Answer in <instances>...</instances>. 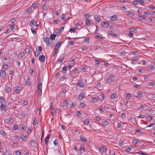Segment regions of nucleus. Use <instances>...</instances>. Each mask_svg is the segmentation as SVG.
Here are the masks:
<instances>
[{"label": "nucleus", "instance_id": "11", "mask_svg": "<svg viewBox=\"0 0 155 155\" xmlns=\"http://www.w3.org/2000/svg\"><path fill=\"white\" fill-rule=\"evenodd\" d=\"M30 144L31 147L34 148L35 147L37 143L36 142L33 140H32L31 141L30 143Z\"/></svg>", "mask_w": 155, "mask_h": 155}, {"label": "nucleus", "instance_id": "4", "mask_svg": "<svg viewBox=\"0 0 155 155\" xmlns=\"http://www.w3.org/2000/svg\"><path fill=\"white\" fill-rule=\"evenodd\" d=\"M42 84L41 83L39 82L38 83V93L39 95V96H41V94L42 92Z\"/></svg>", "mask_w": 155, "mask_h": 155}, {"label": "nucleus", "instance_id": "52", "mask_svg": "<svg viewBox=\"0 0 155 155\" xmlns=\"http://www.w3.org/2000/svg\"><path fill=\"white\" fill-rule=\"evenodd\" d=\"M126 97L129 98H130L131 97V95L130 94L127 93V94Z\"/></svg>", "mask_w": 155, "mask_h": 155}, {"label": "nucleus", "instance_id": "7", "mask_svg": "<svg viewBox=\"0 0 155 155\" xmlns=\"http://www.w3.org/2000/svg\"><path fill=\"white\" fill-rule=\"evenodd\" d=\"M101 24V25L104 28H107L109 25V22L108 21H106V22H102Z\"/></svg>", "mask_w": 155, "mask_h": 155}, {"label": "nucleus", "instance_id": "47", "mask_svg": "<svg viewBox=\"0 0 155 155\" xmlns=\"http://www.w3.org/2000/svg\"><path fill=\"white\" fill-rule=\"evenodd\" d=\"M132 3L133 4H134V5H137V4L138 3V2L137 1V0H136L135 1H134L132 2Z\"/></svg>", "mask_w": 155, "mask_h": 155}, {"label": "nucleus", "instance_id": "46", "mask_svg": "<svg viewBox=\"0 0 155 155\" xmlns=\"http://www.w3.org/2000/svg\"><path fill=\"white\" fill-rule=\"evenodd\" d=\"M129 36L130 38L133 37V34L132 33V32L130 31L129 34Z\"/></svg>", "mask_w": 155, "mask_h": 155}, {"label": "nucleus", "instance_id": "64", "mask_svg": "<svg viewBox=\"0 0 155 155\" xmlns=\"http://www.w3.org/2000/svg\"><path fill=\"white\" fill-rule=\"evenodd\" d=\"M52 114L53 115H55L56 114V110L54 109V110H53L52 112Z\"/></svg>", "mask_w": 155, "mask_h": 155}, {"label": "nucleus", "instance_id": "21", "mask_svg": "<svg viewBox=\"0 0 155 155\" xmlns=\"http://www.w3.org/2000/svg\"><path fill=\"white\" fill-rule=\"evenodd\" d=\"M117 18V15H113L111 17L110 19L112 21L115 20Z\"/></svg>", "mask_w": 155, "mask_h": 155}, {"label": "nucleus", "instance_id": "9", "mask_svg": "<svg viewBox=\"0 0 155 155\" xmlns=\"http://www.w3.org/2000/svg\"><path fill=\"white\" fill-rule=\"evenodd\" d=\"M136 94H137L136 97L138 98H140L142 97H143V95L142 93V92H141L140 91H137V93Z\"/></svg>", "mask_w": 155, "mask_h": 155}, {"label": "nucleus", "instance_id": "15", "mask_svg": "<svg viewBox=\"0 0 155 155\" xmlns=\"http://www.w3.org/2000/svg\"><path fill=\"white\" fill-rule=\"evenodd\" d=\"M1 107L2 110H3L5 112H6L7 109L6 108V106L5 105L3 104H1Z\"/></svg>", "mask_w": 155, "mask_h": 155}, {"label": "nucleus", "instance_id": "42", "mask_svg": "<svg viewBox=\"0 0 155 155\" xmlns=\"http://www.w3.org/2000/svg\"><path fill=\"white\" fill-rule=\"evenodd\" d=\"M136 29L134 27H133V28H130V31L131 32H132V31H136Z\"/></svg>", "mask_w": 155, "mask_h": 155}, {"label": "nucleus", "instance_id": "23", "mask_svg": "<svg viewBox=\"0 0 155 155\" xmlns=\"http://www.w3.org/2000/svg\"><path fill=\"white\" fill-rule=\"evenodd\" d=\"M138 140L136 139H134L132 141V143L134 145H136L138 143Z\"/></svg>", "mask_w": 155, "mask_h": 155}, {"label": "nucleus", "instance_id": "54", "mask_svg": "<svg viewBox=\"0 0 155 155\" xmlns=\"http://www.w3.org/2000/svg\"><path fill=\"white\" fill-rule=\"evenodd\" d=\"M37 122L38 120H37L35 118V120L33 122V125H35L37 123Z\"/></svg>", "mask_w": 155, "mask_h": 155}, {"label": "nucleus", "instance_id": "49", "mask_svg": "<svg viewBox=\"0 0 155 155\" xmlns=\"http://www.w3.org/2000/svg\"><path fill=\"white\" fill-rule=\"evenodd\" d=\"M29 81V79L28 78L26 82V84L27 86H29L30 85V82Z\"/></svg>", "mask_w": 155, "mask_h": 155}, {"label": "nucleus", "instance_id": "34", "mask_svg": "<svg viewBox=\"0 0 155 155\" xmlns=\"http://www.w3.org/2000/svg\"><path fill=\"white\" fill-rule=\"evenodd\" d=\"M84 122L85 124H88L89 123V120L88 119H85L84 120Z\"/></svg>", "mask_w": 155, "mask_h": 155}, {"label": "nucleus", "instance_id": "17", "mask_svg": "<svg viewBox=\"0 0 155 155\" xmlns=\"http://www.w3.org/2000/svg\"><path fill=\"white\" fill-rule=\"evenodd\" d=\"M12 120L10 117H9L6 119L5 122L7 124H10L11 122H12Z\"/></svg>", "mask_w": 155, "mask_h": 155}, {"label": "nucleus", "instance_id": "18", "mask_svg": "<svg viewBox=\"0 0 155 155\" xmlns=\"http://www.w3.org/2000/svg\"><path fill=\"white\" fill-rule=\"evenodd\" d=\"M67 66H64L61 72L64 74H65L66 73L67 71Z\"/></svg>", "mask_w": 155, "mask_h": 155}, {"label": "nucleus", "instance_id": "10", "mask_svg": "<svg viewBox=\"0 0 155 155\" xmlns=\"http://www.w3.org/2000/svg\"><path fill=\"white\" fill-rule=\"evenodd\" d=\"M45 57L43 55H41L39 57V60L42 62H43L45 61Z\"/></svg>", "mask_w": 155, "mask_h": 155}, {"label": "nucleus", "instance_id": "26", "mask_svg": "<svg viewBox=\"0 0 155 155\" xmlns=\"http://www.w3.org/2000/svg\"><path fill=\"white\" fill-rule=\"evenodd\" d=\"M127 14L128 16L132 17L134 16V14L131 12L129 11L128 12Z\"/></svg>", "mask_w": 155, "mask_h": 155}, {"label": "nucleus", "instance_id": "43", "mask_svg": "<svg viewBox=\"0 0 155 155\" xmlns=\"http://www.w3.org/2000/svg\"><path fill=\"white\" fill-rule=\"evenodd\" d=\"M31 30L33 34H34L36 33V31L35 30V29L34 28H31Z\"/></svg>", "mask_w": 155, "mask_h": 155}, {"label": "nucleus", "instance_id": "57", "mask_svg": "<svg viewBox=\"0 0 155 155\" xmlns=\"http://www.w3.org/2000/svg\"><path fill=\"white\" fill-rule=\"evenodd\" d=\"M8 65L7 64H5L3 66V68L6 69L8 68Z\"/></svg>", "mask_w": 155, "mask_h": 155}, {"label": "nucleus", "instance_id": "12", "mask_svg": "<svg viewBox=\"0 0 155 155\" xmlns=\"http://www.w3.org/2000/svg\"><path fill=\"white\" fill-rule=\"evenodd\" d=\"M50 137V134L48 135L45 138V145L47 146L49 141V138Z\"/></svg>", "mask_w": 155, "mask_h": 155}, {"label": "nucleus", "instance_id": "24", "mask_svg": "<svg viewBox=\"0 0 155 155\" xmlns=\"http://www.w3.org/2000/svg\"><path fill=\"white\" fill-rule=\"evenodd\" d=\"M75 27L78 29H81L82 28V26L78 23L76 24Z\"/></svg>", "mask_w": 155, "mask_h": 155}, {"label": "nucleus", "instance_id": "48", "mask_svg": "<svg viewBox=\"0 0 155 155\" xmlns=\"http://www.w3.org/2000/svg\"><path fill=\"white\" fill-rule=\"evenodd\" d=\"M30 48H27L26 49V52L28 53H29L30 52Z\"/></svg>", "mask_w": 155, "mask_h": 155}, {"label": "nucleus", "instance_id": "62", "mask_svg": "<svg viewBox=\"0 0 155 155\" xmlns=\"http://www.w3.org/2000/svg\"><path fill=\"white\" fill-rule=\"evenodd\" d=\"M54 144L55 145H57L58 144V143L57 142V140H55L54 141Z\"/></svg>", "mask_w": 155, "mask_h": 155}, {"label": "nucleus", "instance_id": "14", "mask_svg": "<svg viewBox=\"0 0 155 155\" xmlns=\"http://www.w3.org/2000/svg\"><path fill=\"white\" fill-rule=\"evenodd\" d=\"M80 140L82 142H86L87 141V139L84 137L81 136H80Z\"/></svg>", "mask_w": 155, "mask_h": 155}, {"label": "nucleus", "instance_id": "37", "mask_svg": "<svg viewBox=\"0 0 155 155\" xmlns=\"http://www.w3.org/2000/svg\"><path fill=\"white\" fill-rule=\"evenodd\" d=\"M98 100V98L97 97H94L92 98V101L94 102H96Z\"/></svg>", "mask_w": 155, "mask_h": 155}, {"label": "nucleus", "instance_id": "22", "mask_svg": "<svg viewBox=\"0 0 155 155\" xmlns=\"http://www.w3.org/2000/svg\"><path fill=\"white\" fill-rule=\"evenodd\" d=\"M117 97V95L115 93H113L111 95V98L112 99H114Z\"/></svg>", "mask_w": 155, "mask_h": 155}, {"label": "nucleus", "instance_id": "2", "mask_svg": "<svg viewBox=\"0 0 155 155\" xmlns=\"http://www.w3.org/2000/svg\"><path fill=\"white\" fill-rule=\"evenodd\" d=\"M98 150L100 153H103L104 151H106L107 150V148L105 146L102 145L101 147H99Z\"/></svg>", "mask_w": 155, "mask_h": 155}, {"label": "nucleus", "instance_id": "6", "mask_svg": "<svg viewBox=\"0 0 155 155\" xmlns=\"http://www.w3.org/2000/svg\"><path fill=\"white\" fill-rule=\"evenodd\" d=\"M78 86L81 87H83L85 86V84L83 82L82 80L80 79L78 82Z\"/></svg>", "mask_w": 155, "mask_h": 155}, {"label": "nucleus", "instance_id": "56", "mask_svg": "<svg viewBox=\"0 0 155 155\" xmlns=\"http://www.w3.org/2000/svg\"><path fill=\"white\" fill-rule=\"evenodd\" d=\"M100 96L102 97V99H101V100H104V94H101L100 95Z\"/></svg>", "mask_w": 155, "mask_h": 155}, {"label": "nucleus", "instance_id": "58", "mask_svg": "<svg viewBox=\"0 0 155 155\" xmlns=\"http://www.w3.org/2000/svg\"><path fill=\"white\" fill-rule=\"evenodd\" d=\"M21 128L22 130H24L26 129V127L25 125L23 124L21 125Z\"/></svg>", "mask_w": 155, "mask_h": 155}, {"label": "nucleus", "instance_id": "20", "mask_svg": "<svg viewBox=\"0 0 155 155\" xmlns=\"http://www.w3.org/2000/svg\"><path fill=\"white\" fill-rule=\"evenodd\" d=\"M39 5V4L38 3H37L33 4L32 5V7L33 8H35L37 7Z\"/></svg>", "mask_w": 155, "mask_h": 155}, {"label": "nucleus", "instance_id": "60", "mask_svg": "<svg viewBox=\"0 0 155 155\" xmlns=\"http://www.w3.org/2000/svg\"><path fill=\"white\" fill-rule=\"evenodd\" d=\"M6 89L8 92H10L11 91V88L9 87H7L6 88Z\"/></svg>", "mask_w": 155, "mask_h": 155}, {"label": "nucleus", "instance_id": "8", "mask_svg": "<svg viewBox=\"0 0 155 155\" xmlns=\"http://www.w3.org/2000/svg\"><path fill=\"white\" fill-rule=\"evenodd\" d=\"M114 79V77L113 75H110L107 78V81L109 83H110Z\"/></svg>", "mask_w": 155, "mask_h": 155}, {"label": "nucleus", "instance_id": "29", "mask_svg": "<svg viewBox=\"0 0 155 155\" xmlns=\"http://www.w3.org/2000/svg\"><path fill=\"white\" fill-rule=\"evenodd\" d=\"M77 116L79 118H80L82 116L81 114L79 111H78L76 112Z\"/></svg>", "mask_w": 155, "mask_h": 155}, {"label": "nucleus", "instance_id": "61", "mask_svg": "<svg viewBox=\"0 0 155 155\" xmlns=\"http://www.w3.org/2000/svg\"><path fill=\"white\" fill-rule=\"evenodd\" d=\"M42 50L41 47V46H39L38 47V51H39V52H40L41 53V52L42 51Z\"/></svg>", "mask_w": 155, "mask_h": 155}, {"label": "nucleus", "instance_id": "5", "mask_svg": "<svg viewBox=\"0 0 155 155\" xmlns=\"http://www.w3.org/2000/svg\"><path fill=\"white\" fill-rule=\"evenodd\" d=\"M88 15V14H86L85 15V17L87 18L85 20L86 25L87 26H89L91 25V21L90 19H88L87 17V15Z\"/></svg>", "mask_w": 155, "mask_h": 155}, {"label": "nucleus", "instance_id": "55", "mask_svg": "<svg viewBox=\"0 0 155 155\" xmlns=\"http://www.w3.org/2000/svg\"><path fill=\"white\" fill-rule=\"evenodd\" d=\"M102 123L103 125H106L108 124V122L107 121L105 120L103 121Z\"/></svg>", "mask_w": 155, "mask_h": 155}, {"label": "nucleus", "instance_id": "53", "mask_svg": "<svg viewBox=\"0 0 155 155\" xmlns=\"http://www.w3.org/2000/svg\"><path fill=\"white\" fill-rule=\"evenodd\" d=\"M61 19L62 20L67 21L68 20V18H66L65 16H63L61 17Z\"/></svg>", "mask_w": 155, "mask_h": 155}, {"label": "nucleus", "instance_id": "44", "mask_svg": "<svg viewBox=\"0 0 155 155\" xmlns=\"http://www.w3.org/2000/svg\"><path fill=\"white\" fill-rule=\"evenodd\" d=\"M19 137V136L18 135H16L15 136H14L13 138V139H14L15 140H18Z\"/></svg>", "mask_w": 155, "mask_h": 155}, {"label": "nucleus", "instance_id": "25", "mask_svg": "<svg viewBox=\"0 0 155 155\" xmlns=\"http://www.w3.org/2000/svg\"><path fill=\"white\" fill-rule=\"evenodd\" d=\"M56 37V35L54 34H51L50 37V39H51L52 40H54L55 39Z\"/></svg>", "mask_w": 155, "mask_h": 155}, {"label": "nucleus", "instance_id": "36", "mask_svg": "<svg viewBox=\"0 0 155 155\" xmlns=\"http://www.w3.org/2000/svg\"><path fill=\"white\" fill-rule=\"evenodd\" d=\"M12 128L14 130H18V127L15 125H14L12 127Z\"/></svg>", "mask_w": 155, "mask_h": 155}, {"label": "nucleus", "instance_id": "41", "mask_svg": "<svg viewBox=\"0 0 155 155\" xmlns=\"http://www.w3.org/2000/svg\"><path fill=\"white\" fill-rule=\"evenodd\" d=\"M64 57H63L62 58H61V59L58 60V62H61V63H62V61L64 60Z\"/></svg>", "mask_w": 155, "mask_h": 155}, {"label": "nucleus", "instance_id": "59", "mask_svg": "<svg viewBox=\"0 0 155 155\" xmlns=\"http://www.w3.org/2000/svg\"><path fill=\"white\" fill-rule=\"evenodd\" d=\"M96 120L97 121H99V120H101V117L99 116L97 117H96Z\"/></svg>", "mask_w": 155, "mask_h": 155}, {"label": "nucleus", "instance_id": "31", "mask_svg": "<svg viewBox=\"0 0 155 155\" xmlns=\"http://www.w3.org/2000/svg\"><path fill=\"white\" fill-rule=\"evenodd\" d=\"M36 24V22L35 20H32L31 22V24L35 26Z\"/></svg>", "mask_w": 155, "mask_h": 155}, {"label": "nucleus", "instance_id": "45", "mask_svg": "<svg viewBox=\"0 0 155 155\" xmlns=\"http://www.w3.org/2000/svg\"><path fill=\"white\" fill-rule=\"evenodd\" d=\"M70 32H73L74 33H75L76 32V30L75 28H71L70 29Z\"/></svg>", "mask_w": 155, "mask_h": 155}, {"label": "nucleus", "instance_id": "33", "mask_svg": "<svg viewBox=\"0 0 155 155\" xmlns=\"http://www.w3.org/2000/svg\"><path fill=\"white\" fill-rule=\"evenodd\" d=\"M47 6L45 5L44 4V5H43L42 6V9L43 10H46L47 9Z\"/></svg>", "mask_w": 155, "mask_h": 155}, {"label": "nucleus", "instance_id": "35", "mask_svg": "<svg viewBox=\"0 0 155 155\" xmlns=\"http://www.w3.org/2000/svg\"><path fill=\"white\" fill-rule=\"evenodd\" d=\"M79 98L81 100H82L84 98L82 93H80L79 94Z\"/></svg>", "mask_w": 155, "mask_h": 155}, {"label": "nucleus", "instance_id": "39", "mask_svg": "<svg viewBox=\"0 0 155 155\" xmlns=\"http://www.w3.org/2000/svg\"><path fill=\"white\" fill-rule=\"evenodd\" d=\"M95 20H96V21L99 22L100 21L101 18H100V17L98 16V17L95 18Z\"/></svg>", "mask_w": 155, "mask_h": 155}, {"label": "nucleus", "instance_id": "30", "mask_svg": "<svg viewBox=\"0 0 155 155\" xmlns=\"http://www.w3.org/2000/svg\"><path fill=\"white\" fill-rule=\"evenodd\" d=\"M0 102L1 104H3L5 102V100L3 97H0Z\"/></svg>", "mask_w": 155, "mask_h": 155}, {"label": "nucleus", "instance_id": "40", "mask_svg": "<svg viewBox=\"0 0 155 155\" xmlns=\"http://www.w3.org/2000/svg\"><path fill=\"white\" fill-rule=\"evenodd\" d=\"M32 10L31 8H30L28 9H27L26 11V13H28L31 12Z\"/></svg>", "mask_w": 155, "mask_h": 155}, {"label": "nucleus", "instance_id": "19", "mask_svg": "<svg viewBox=\"0 0 155 155\" xmlns=\"http://www.w3.org/2000/svg\"><path fill=\"white\" fill-rule=\"evenodd\" d=\"M68 105V101L67 100H65L63 104V107H66Z\"/></svg>", "mask_w": 155, "mask_h": 155}, {"label": "nucleus", "instance_id": "38", "mask_svg": "<svg viewBox=\"0 0 155 155\" xmlns=\"http://www.w3.org/2000/svg\"><path fill=\"white\" fill-rule=\"evenodd\" d=\"M147 119L149 122H150L152 120V117L150 116H148L147 118Z\"/></svg>", "mask_w": 155, "mask_h": 155}, {"label": "nucleus", "instance_id": "51", "mask_svg": "<svg viewBox=\"0 0 155 155\" xmlns=\"http://www.w3.org/2000/svg\"><path fill=\"white\" fill-rule=\"evenodd\" d=\"M150 15V12H145L143 13V15L145 16H146L147 15Z\"/></svg>", "mask_w": 155, "mask_h": 155}, {"label": "nucleus", "instance_id": "16", "mask_svg": "<svg viewBox=\"0 0 155 155\" xmlns=\"http://www.w3.org/2000/svg\"><path fill=\"white\" fill-rule=\"evenodd\" d=\"M0 76L2 78H5L6 76V73L5 71H2L0 73Z\"/></svg>", "mask_w": 155, "mask_h": 155}, {"label": "nucleus", "instance_id": "27", "mask_svg": "<svg viewBox=\"0 0 155 155\" xmlns=\"http://www.w3.org/2000/svg\"><path fill=\"white\" fill-rule=\"evenodd\" d=\"M15 92L16 94H18L19 93V87H16L15 91Z\"/></svg>", "mask_w": 155, "mask_h": 155}, {"label": "nucleus", "instance_id": "32", "mask_svg": "<svg viewBox=\"0 0 155 155\" xmlns=\"http://www.w3.org/2000/svg\"><path fill=\"white\" fill-rule=\"evenodd\" d=\"M85 151V149L84 148H82L81 147L80 149V152L81 154L83 152Z\"/></svg>", "mask_w": 155, "mask_h": 155}, {"label": "nucleus", "instance_id": "13", "mask_svg": "<svg viewBox=\"0 0 155 155\" xmlns=\"http://www.w3.org/2000/svg\"><path fill=\"white\" fill-rule=\"evenodd\" d=\"M27 138V136L26 135L24 134H22L21 136H20V139H21L23 141H25Z\"/></svg>", "mask_w": 155, "mask_h": 155}, {"label": "nucleus", "instance_id": "50", "mask_svg": "<svg viewBox=\"0 0 155 155\" xmlns=\"http://www.w3.org/2000/svg\"><path fill=\"white\" fill-rule=\"evenodd\" d=\"M37 50H36V52L35 53V56H38L39 55V54H40V53L38 52H37Z\"/></svg>", "mask_w": 155, "mask_h": 155}, {"label": "nucleus", "instance_id": "3", "mask_svg": "<svg viewBox=\"0 0 155 155\" xmlns=\"http://www.w3.org/2000/svg\"><path fill=\"white\" fill-rule=\"evenodd\" d=\"M43 40L47 45H49L52 44V41L50 40V38L48 37H45Z\"/></svg>", "mask_w": 155, "mask_h": 155}, {"label": "nucleus", "instance_id": "1", "mask_svg": "<svg viewBox=\"0 0 155 155\" xmlns=\"http://www.w3.org/2000/svg\"><path fill=\"white\" fill-rule=\"evenodd\" d=\"M62 43V41H60L55 45L54 48L55 54L58 52V48L60 46Z\"/></svg>", "mask_w": 155, "mask_h": 155}, {"label": "nucleus", "instance_id": "63", "mask_svg": "<svg viewBox=\"0 0 155 155\" xmlns=\"http://www.w3.org/2000/svg\"><path fill=\"white\" fill-rule=\"evenodd\" d=\"M138 57L136 56V57H135L133 58V59H132V60H133V61H136L138 60Z\"/></svg>", "mask_w": 155, "mask_h": 155}, {"label": "nucleus", "instance_id": "28", "mask_svg": "<svg viewBox=\"0 0 155 155\" xmlns=\"http://www.w3.org/2000/svg\"><path fill=\"white\" fill-rule=\"evenodd\" d=\"M138 20L140 21H142L144 19H146L145 18L142 16H139L138 17Z\"/></svg>", "mask_w": 155, "mask_h": 155}]
</instances>
